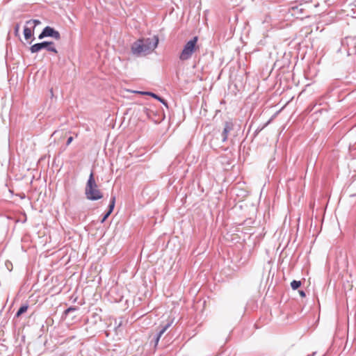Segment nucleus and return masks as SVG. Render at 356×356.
<instances>
[{
	"mask_svg": "<svg viewBox=\"0 0 356 356\" xmlns=\"http://www.w3.org/2000/svg\"><path fill=\"white\" fill-rule=\"evenodd\" d=\"M159 38L154 35L152 38L140 39L133 43L131 51L135 55H147L153 51L157 47Z\"/></svg>",
	"mask_w": 356,
	"mask_h": 356,
	"instance_id": "1",
	"label": "nucleus"
},
{
	"mask_svg": "<svg viewBox=\"0 0 356 356\" xmlns=\"http://www.w3.org/2000/svg\"><path fill=\"white\" fill-rule=\"evenodd\" d=\"M85 193L86 197L90 200H98L103 197L102 192L97 188L92 171L90 172L87 181Z\"/></svg>",
	"mask_w": 356,
	"mask_h": 356,
	"instance_id": "2",
	"label": "nucleus"
},
{
	"mask_svg": "<svg viewBox=\"0 0 356 356\" xmlns=\"http://www.w3.org/2000/svg\"><path fill=\"white\" fill-rule=\"evenodd\" d=\"M197 40L198 38L195 36L186 43L181 52L179 54V58L181 60H187L191 58L193 54L197 49Z\"/></svg>",
	"mask_w": 356,
	"mask_h": 356,
	"instance_id": "3",
	"label": "nucleus"
},
{
	"mask_svg": "<svg viewBox=\"0 0 356 356\" xmlns=\"http://www.w3.org/2000/svg\"><path fill=\"white\" fill-rule=\"evenodd\" d=\"M46 37H51L56 40H58L60 39V34L58 31L55 30L54 28L47 26L42 30L41 33L38 35V39L42 40Z\"/></svg>",
	"mask_w": 356,
	"mask_h": 356,
	"instance_id": "4",
	"label": "nucleus"
},
{
	"mask_svg": "<svg viewBox=\"0 0 356 356\" xmlns=\"http://www.w3.org/2000/svg\"><path fill=\"white\" fill-rule=\"evenodd\" d=\"M173 323V320H169L167 323H165L163 325H161V329L156 334L155 338H154V346L156 347L159 341L160 338L161 336L166 332V330L172 325Z\"/></svg>",
	"mask_w": 356,
	"mask_h": 356,
	"instance_id": "5",
	"label": "nucleus"
},
{
	"mask_svg": "<svg viewBox=\"0 0 356 356\" xmlns=\"http://www.w3.org/2000/svg\"><path fill=\"white\" fill-rule=\"evenodd\" d=\"M47 44L48 41L34 44L30 47V51L32 54L38 53L42 49H45Z\"/></svg>",
	"mask_w": 356,
	"mask_h": 356,
	"instance_id": "6",
	"label": "nucleus"
},
{
	"mask_svg": "<svg viewBox=\"0 0 356 356\" xmlns=\"http://www.w3.org/2000/svg\"><path fill=\"white\" fill-rule=\"evenodd\" d=\"M34 29L31 28L30 25L27 24V22H26L24 28V38L27 40L30 38H31L33 35Z\"/></svg>",
	"mask_w": 356,
	"mask_h": 356,
	"instance_id": "7",
	"label": "nucleus"
},
{
	"mask_svg": "<svg viewBox=\"0 0 356 356\" xmlns=\"http://www.w3.org/2000/svg\"><path fill=\"white\" fill-rule=\"evenodd\" d=\"M115 195H112L111 198V201H110V204H109V209L108 211V212L104 215L102 222H103L108 216L109 215L112 213L113 209H114V207H115Z\"/></svg>",
	"mask_w": 356,
	"mask_h": 356,
	"instance_id": "8",
	"label": "nucleus"
},
{
	"mask_svg": "<svg viewBox=\"0 0 356 356\" xmlns=\"http://www.w3.org/2000/svg\"><path fill=\"white\" fill-rule=\"evenodd\" d=\"M138 93H140V94H142V95H149L152 97H154V99H158L159 101H160L162 104H163L165 106H167V103L166 102L162 99L161 97H159L157 95H156L155 93H153L152 92H140V91H138L137 92Z\"/></svg>",
	"mask_w": 356,
	"mask_h": 356,
	"instance_id": "9",
	"label": "nucleus"
},
{
	"mask_svg": "<svg viewBox=\"0 0 356 356\" xmlns=\"http://www.w3.org/2000/svg\"><path fill=\"white\" fill-rule=\"evenodd\" d=\"M230 129H231V128H230L229 125L227 123H226V124L224 127L223 131L222 133V140L223 142L227 140V134H228L229 131H230Z\"/></svg>",
	"mask_w": 356,
	"mask_h": 356,
	"instance_id": "10",
	"label": "nucleus"
},
{
	"mask_svg": "<svg viewBox=\"0 0 356 356\" xmlns=\"http://www.w3.org/2000/svg\"><path fill=\"white\" fill-rule=\"evenodd\" d=\"M45 49L50 52H53L54 54H57L58 51L55 47V44L53 42H48V44L46 46Z\"/></svg>",
	"mask_w": 356,
	"mask_h": 356,
	"instance_id": "11",
	"label": "nucleus"
},
{
	"mask_svg": "<svg viewBox=\"0 0 356 356\" xmlns=\"http://www.w3.org/2000/svg\"><path fill=\"white\" fill-rule=\"evenodd\" d=\"M28 25H30L34 30L35 27L41 24V22L38 19H30L26 21Z\"/></svg>",
	"mask_w": 356,
	"mask_h": 356,
	"instance_id": "12",
	"label": "nucleus"
},
{
	"mask_svg": "<svg viewBox=\"0 0 356 356\" xmlns=\"http://www.w3.org/2000/svg\"><path fill=\"white\" fill-rule=\"evenodd\" d=\"M141 113L145 115L147 118H151V113L152 111L149 108L147 107H143L141 109Z\"/></svg>",
	"mask_w": 356,
	"mask_h": 356,
	"instance_id": "13",
	"label": "nucleus"
},
{
	"mask_svg": "<svg viewBox=\"0 0 356 356\" xmlns=\"http://www.w3.org/2000/svg\"><path fill=\"white\" fill-rule=\"evenodd\" d=\"M28 309V305H22L17 312L16 313V316L19 317L20 315H22L23 313L26 312Z\"/></svg>",
	"mask_w": 356,
	"mask_h": 356,
	"instance_id": "14",
	"label": "nucleus"
},
{
	"mask_svg": "<svg viewBox=\"0 0 356 356\" xmlns=\"http://www.w3.org/2000/svg\"><path fill=\"white\" fill-rule=\"evenodd\" d=\"M301 285L300 281L293 280L291 283V286L293 290L298 289Z\"/></svg>",
	"mask_w": 356,
	"mask_h": 356,
	"instance_id": "15",
	"label": "nucleus"
},
{
	"mask_svg": "<svg viewBox=\"0 0 356 356\" xmlns=\"http://www.w3.org/2000/svg\"><path fill=\"white\" fill-rule=\"evenodd\" d=\"M19 29H20V26L19 24H17L15 26V29H14V31H15V35H19Z\"/></svg>",
	"mask_w": 356,
	"mask_h": 356,
	"instance_id": "16",
	"label": "nucleus"
},
{
	"mask_svg": "<svg viewBox=\"0 0 356 356\" xmlns=\"http://www.w3.org/2000/svg\"><path fill=\"white\" fill-rule=\"evenodd\" d=\"M75 310V308L74 307H69L68 309H67L65 310V314H68L69 312H72V311H74Z\"/></svg>",
	"mask_w": 356,
	"mask_h": 356,
	"instance_id": "17",
	"label": "nucleus"
},
{
	"mask_svg": "<svg viewBox=\"0 0 356 356\" xmlns=\"http://www.w3.org/2000/svg\"><path fill=\"white\" fill-rule=\"evenodd\" d=\"M73 140V138L72 136L69 137L67 140V145H69Z\"/></svg>",
	"mask_w": 356,
	"mask_h": 356,
	"instance_id": "18",
	"label": "nucleus"
},
{
	"mask_svg": "<svg viewBox=\"0 0 356 356\" xmlns=\"http://www.w3.org/2000/svg\"><path fill=\"white\" fill-rule=\"evenodd\" d=\"M299 293H300V295L302 297H305V293L303 291H299Z\"/></svg>",
	"mask_w": 356,
	"mask_h": 356,
	"instance_id": "19",
	"label": "nucleus"
}]
</instances>
